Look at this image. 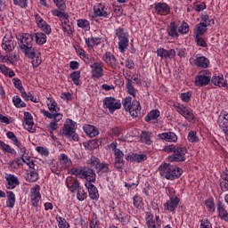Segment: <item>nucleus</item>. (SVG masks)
<instances>
[{"instance_id":"nucleus-1","label":"nucleus","mask_w":228,"mask_h":228,"mask_svg":"<svg viewBox=\"0 0 228 228\" xmlns=\"http://www.w3.org/2000/svg\"><path fill=\"white\" fill-rule=\"evenodd\" d=\"M20 49L23 53L26 58H29L32 63V66L37 68L42 63V59L40 58V53L33 47V35L24 34L20 38Z\"/></svg>"},{"instance_id":"nucleus-2","label":"nucleus","mask_w":228,"mask_h":228,"mask_svg":"<svg viewBox=\"0 0 228 228\" xmlns=\"http://www.w3.org/2000/svg\"><path fill=\"white\" fill-rule=\"evenodd\" d=\"M71 174L79 179H86V181L90 183H95L97 181V174H95V169L90 167V166H88V167L72 168Z\"/></svg>"},{"instance_id":"nucleus-3","label":"nucleus","mask_w":228,"mask_h":228,"mask_svg":"<svg viewBox=\"0 0 228 228\" xmlns=\"http://www.w3.org/2000/svg\"><path fill=\"white\" fill-rule=\"evenodd\" d=\"M159 173L162 177H166L169 181H174V179H179L181 177L183 169L165 163L159 167Z\"/></svg>"},{"instance_id":"nucleus-4","label":"nucleus","mask_w":228,"mask_h":228,"mask_svg":"<svg viewBox=\"0 0 228 228\" xmlns=\"http://www.w3.org/2000/svg\"><path fill=\"white\" fill-rule=\"evenodd\" d=\"M87 167L90 168H94V172L100 176L104 175V174H108L110 172V164L105 162H101V159L95 156H92L86 161Z\"/></svg>"},{"instance_id":"nucleus-5","label":"nucleus","mask_w":228,"mask_h":228,"mask_svg":"<svg viewBox=\"0 0 228 228\" xmlns=\"http://www.w3.org/2000/svg\"><path fill=\"white\" fill-rule=\"evenodd\" d=\"M123 106L126 111H129L131 117H133L134 118H136V117H138V113H140V110H142L140 102L136 100L133 101V98H131V96L125 98Z\"/></svg>"},{"instance_id":"nucleus-6","label":"nucleus","mask_w":228,"mask_h":228,"mask_svg":"<svg viewBox=\"0 0 228 228\" xmlns=\"http://www.w3.org/2000/svg\"><path fill=\"white\" fill-rule=\"evenodd\" d=\"M62 134L73 140V142H78L79 135L76 133V122L71 119H67L62 128Z\"/></svg>"},{"instance_id":"nucleus-7","label":"nucleus","mask_w":228,"mask_h":228,"mask_svg":"<svg viewBox=\"0 0 228 228\" xmlns=\"http://www.w3.org/2000/svg\"><path fill=\"white\" fill-rule=\"evenodd\" d=\"M188 153V149L186 147L176 146L175 148V152L167 158L169 163H183V161H186V154Z\"/></svg>"},{"instance_id":"nucleus-8","label":"nucleus","mask_w":228,"mask_h":228,"mask_svg":"<svg viewBox=\"0 0 228 228\" xmlns=\"http://www.w3.org/2000/svg\"><path fill=\"white\" fill-rule=\"evenodd\" d=\"M211 83V71L203 69L199 72L195 78L196 86H208Z\"/></svg>"},{"instance_id":"nucleus-9","label":"nucleus","mask_w":228,"mask_h":228,"mask_svg":"<svg viewBox=\"0 0 228 228\" xmlns=\"http://www.w3.org/2000/svg\"><path fill=\"white\" fill-rule=\"evenodd\" d=\"M103 106L109 110L110 113L113 114L117 110H120L122 108V103H120V101H118L113 97H106L103 100Z\"/></svg>"},{"instance_id":"nucleus-10","label":"nucleus","mask_w":228,"mask_h":228,"mask_svg":"<svg viewBox=\"0 0 228 228\" xmlns=\"http://www.w3.org/2000/svg\"><path fill=\"white\" fill-rule=\"evenodd\" d=\"M91 67V74L94 79H101V77H104V69L102 68V63L96 61L93 64H90Z\"/></svg>"},{"instance_id":"nucleus-11","label":"nucleus","mask_w":228,"mask_h":228,"mask_svg":"<svg viewBox=\"0 0 228 228\" xmlns=\"http://www.w3.org/2000/svg\"><path fill=\"white\" fill-rule=\"evenodd\" d=\"M41 199L42 195L40 194V185L36 184L30 189V200L32 202V206L34 208H37L38 202H40Z\"/></svg>"},{"instance_id":"nucleus-12","label":"nucleus","mask_w":228,"mask_h":228,"mask_svg":"<svg viewBox=\"0 0 228 228\" xmlns=\"http://www.w3.org/2000/svg\"><path fill=\"white\" fill-rule=\"evenodd\" d=\"M66 186L71 191V193H76L77 189L81 187L79 180L76 177L68 176L66 178Z\"/></svg>"},{"instance_id":"nucleus-13","label":"nucleus","mask_w":228,"mask_h":228,"mask_svg":"<svg viewBox=\"0 0 228 228\" xmlns=\"http://www.w3.org/2000/svg\"><path fill=\"white\" fill-rule=\"evenodd\" d=\"M5 181H6V188L7 190H13L20 184V182L19 181V178L15 176L14 175H7L5 176Z\"/></svg>"},{"instance_id":"nucleus-14","label":"nucleus","mask_w":228,"mask_h":228,"mask_svg":"<svg viewBox=\"0 0 228 228\" xmlns=\"http://www.w3.org/2000/svg\"><path fill=\"white\" fill-rule=\"evenodd\" d=\"M15 45H17V44L13 40V37H4L2 43V49H4L5 53H12V51L15 49Z\"/></svg>"},{"instance_id":"nucleus-15","label":"nucleus","mask_w":228,"mask_h":228,"mask_svg":"<svg viewBox=\"0 0 228 228\" xmlns=\"http://www.w3.org/2000/svg\"><path fill=\"white\" fill-rule=\"evenodd\" d=\"M102 60L109 65V67H111V69H117V67H118L117 58H115V55L111 54L110 52L103 54Z\"/></svg>"},{"instance_id":"nucleus-16","label":"nucleus","mask_w":228,"mask_h":228,"mask_svg":"<svg viewBox=\"0 0 228 228\" xmlns=\"http://www.w3.org/2000/svg\"><path fill=\"white\" fill-rule=\"evenodd\" d=\"M217 124L225 134V138L228 142V114L225 116H220L217 120Z\"/></svg>"},{"instance_id":"nucleus-17","label":"nucleus","mask_w":228,"mask_h":228,"mask_svg":"<svg viewBox=\"0 0 228 228\" xmlns=\"http://www.w3.org/2000/svg\"><path fill=\"white\" fill-rule=\"evenodd\" d=\"M157 56H159L160 58L172 60L173 58H175V50H167L165 48H159L157 50Z\"/></svg>"},{"instance_id":"nucleus-18","label":"nucleus","mask_w":228,"mask_h":228,"mask_svg":"<svg viewBox=\"0 0 228 228\" xmlns=\"http://www.w3.org/2000/svg\"><path fill=\"white\" fill-rule=\"evenodd\" d=\"M179 198H169V200L164 203L165 211H175V208H177V206H179Z\"/></svg>"},{"instance_id":"nucleus-19","label":"nucleus","mask_w":228,"mask_h":228,"mask_svg":"<svg viewBox=\"0 0 228 228\" xmlns=\"http://www.w3.org/2000/svg\"><path fill=\"white\" fill-rule=\"evenodd\" d=\"M155 11L159 15H168L170 13V5L167 3H158L155 4Z\"/></svg>"},{"instance_id":"nucleus-20","label":"nucleus","mask_w":228,"mask_h":228,"mask_svg":"<svg viewBox=\"0 0 228 228\" xmlns=\"http://www.w3.org/2000/svg\"><path fill=\"white\" fill-rule=\"evenodd\" d=\"M217 212L218 216L221 220L228 222V212L227 209H225V204H224V202H222L221 200L217 201Z\"/></svg>"},{"instance_id":"nucleus-21","label":"nucleus","mask_w":228,"mask_h":228,"mask_svg":"<svg viewBox=\"0 0 228 228\" xmlns=\"http://www.w3.org/2000/svg\"><path fill=\"white\" fill-rule=\"evenodd\" d=\"M25 126L29 133H35L37 130L33 128L35 122L33 121V116L29 112H24Z\"/></svg>"},{"instance_id":"nucleus-22","label":"nucleus","mask_w":228,"mask_h":228,"mask_svg":"<svg viewBox=\"0 0 228 228\" xmlns=\"http://www.w3.org/2000/svg\"><path fill=\"white\" fill-rule=\"evenodd\" d=\"M86 187L88 190L90 199L92 200H98L99 191L97 190V187H95L94 183H86Z\"/></svg>"},{"instance_id":"nucleus-23","label":"nucleus","mask_w":228,"mask_h":228,"mask_svg":"<svg viewBox=\"0 0 228 228\" xmlns=\"http://www.w3.org/2000/svg\"><path fill=\"white\" fill-rule=\"evenodd\" d=\"M158 136L160 140H165L166 142H177V134L174 132H164L162 134H159Z\"/></svg>"},{"instance_id":"nucleus-24","label":"nucleus","mask_w":228,"mask_h":228,"mask_svg":"<svg viewBox=\"0 0 228 228\" xmlns=\"http://www.w3.org/2000/svg\"><path fill=\"white\" fill-rule=\"evenodd\" d=\"M126 161H136L137 163H142V161H145L147 159V155L132 153L130 155H126Z\"/></svg>"},{"instance_id":"nucleus-25","label":"nucleus","mask_w":228,"mask_h":228,"mask_svg":"<svg viewBox=\"0 0 228 228\" xmlns=\"http://www.w3.org/2000/svg\"><path fill=\"white\" fill-rule=\"evenodd\" d=\"M177 28L178 26L177 23H175V21L171 22L167 28L168 37H171V38H178L179 32L177 31Z\"/></svg>"},{"instance_id":"nucleus-26","label":"nucleus","mask_w":228,"mask_h":228,"mask_svg":"<svg viewBox=\"0 0 228 228\" xmlns=\"http://www.w3.org/2000/svg\"><path fill=\"white\" fill-rule=\"evenodd\" d=\"M17 200L15 199V193L12 191H6V208L10 209H13L15 208V202Z\"/></svg>"},{"instance_id":"nucleus-27","label":"nucleus","mask_w":228,"mask_h":228,"mask_svg":"<svg viewBox=\"0 0 228 228\" xmlns=\"http://www.w3.org/2000/svg\"><path fill=\"white\" fill-rule=\"evenodd\" d=\"M84 131L87 136L90 138H95L99 134V129L92 125H86L84 126Z\"/></svg>"},{"instance_id":"nucleus-28","label":"nucleus","mask_w":228,"mask_h":228,"mask_svg":"<svg viewBox=\"0 0 228 228\" xmlns=\"http://www.w3.org/2000/svg\"><path fill=\"white\" fill-rule=\"evenodd\" d=\"M194 64L197 67H201V69H208L209 67V59L205 56L198 57L194 60Z\"/></svg>"},{"instance_id":"nucleus-29","label":"nucleus","mask_w":228,"mask_h":228,"mask_svg":"<svg viewBox=\"0 0 228 228\" xmlns=\"http://www.w3.org/2000/svg\"><path fill=\"white\" fill-rule=\"evenodd\" d=\"M211 83H213V85H215L216 86H219V87H225L227 88L228 83L225 82V80L224 79V76H214L212 77V79H210Z\"/></svg>"},{"instance_id":"nucleus-30","label":"nucleus","mask_w":228,"mask_h":228,"mask_svg":"<svg viewBox=\"0 0 228 228\" xmlns=\"http://www.w3.org/2000/svg\"><path fill=\"white\" fill-rule=\"evenodd\" d=\"M32 37L33 38L35 37L36 44H37L38 45H44V44L47 42V36H45L44 32L35 33L34 35H32Z\"/></svg>"},{"instance_id":"nucleus-31","label":"nucleus","mask_w":228,"mask_h":228,"mask_svg":"<svg viewBox=\"0 0 228 228\" xmlns=\"http://www.w3.org/2000/svg\"><path fill=\"white\" fill-rule=\"evenodd\" d=\"M159 115H161V112H159L158 110H152L147 114V116H145L144 120L145 122L156 120L157 118H159Z\"/></svg>"},{"instance_id":"nucleus-32","label":"nucleus","mask_w":228,"mask_h":228,"mask_svg":"<svg viewBox=\"0 0 228 228\" xmlns=\"http://www.w3.org/2000/svg\"><path fill=\"white\" fill-rule=\"evenodd\" d=\"M118 50L120 53H126V49H127L129 45V37H124L123 39H118Z\"/></svg>"},{"instance_id":"nucleus-33","label":"nucleus","mask_w":228,"mask_h":228,"mask_svg":"<svg viewBox=\"0 0 228 228\" xmlns=\"http://www.w3.org/2000/svg\"><path fill=\"white\" fill-rule=\"evenodd\" d=\"M151 138H152V133L147 131L142 132L141 141L142 142V143H146V145H151V143H152V140Z\"/></svg>"},{"instance_id":"nucleus-34","label":"nucleus","mask_w":228,"mask_h":228,"mask_svg":"<svg viewBox=\"0 0 228 228\" xmlns=\"http://www.w3.org/2000/svg\"><path fill=\"white\" fill-rule=\"evenodd\" d=\"M0 72H2L4 76H8V77H15L13 69L6 67L4 64H0Z\"/></svg>"},{"instance_id":"nucleus-35","label":"nucleus","mask_w":228,"mask_h":228,"mask_svg":"<svg viewBox=\"0 0 228 228\" xmlns=\"http://www.w3.org/2000/svg\"><path fill=\"white\" fill-rule=\"evenodd\" d=\"M0 151L7 154H15V150L3 141H0Z\"/></svg>"},{"instance_id":"nucleus-36","label":"nucleus","mask_w":228,"mask_h":228,"mask_svg":"<svg viewBox=\"0 0 228 228\" xmlns=\"http://www.w3.org/2000/svg\"><path fill=\"white\" fill-rule=\"evenodd\" d=\"M70 79H72L74 85L79 86L81 85V71H73L70 74Z\"/></svg>"},{"instance_id":"nucleus-37","label":"nucleus","mask_w":228,"mask_h":228,"mask_svg":"<svg viewBox=\"0 0 228 228\" xmlns=\"http://www.w3.org/2000/svg\"><path fill=\"white\" fill-rule=\"evenodd\" d=\"M115 33L118 40L123 38H129V33L124 28H117Z\"/></svg>"},{"instance_id":"nucleus-38","label":"nucleus","mask_w":228,"mask_h":228,"mask_svg":"<svg viewBox=\"0 0 228 228\" xmlns=\"http://www.w3.org/2000/svg\"><path fill=\"white\" fill-rule=\"evenodd\" d=\"M94 13L97 17H108V12L104 10L102 4L94 6Z\"/></svg>"},{"instance_id":"nucleus-39","label":"nucleus","mask_w":228,"mask_h":228,"mask_svg":"<svg viewBox=\"0 0 228 228\" xmlns=\"http://www.w3.org/2000/svg\"><path fill=\"white\" fill-rule=\"evenodd\" d=\"M77 53L78 56H80V58L85 61V63H86L87 65H90V63H92V60H90V56L86 54V52H85V50L80 48L77 51Z\"/></svg>"},{"instance_id":"nucleus-40","label":"nucleus","mask_w":228,"mask_h":228,"mask_svg":"<svg viewBox=\"0 0 228 228\" xmlns=\"http://www.w3.org/2000/svg\"><path fill=\"white\" fill-rule=\"evenodd\" d=\"M133 200L134 206L136 208V209H142V208H143V199L140 195L135 194Z\"/></svg>"},{"instance_id":"nucleus-41","label":"nucleus","mask_w":228,"mask_h":228,"mask_svg":"<svg viewBox=\"0 0 228 228\" xmlns=\"http://www.w3.org/2000/svg\"><path fill=\"white\" fill-rule=\"evenodd\" d=\"M48 101H50L47 103L48 106V110H50V111H53V113H58V111H60V108H58V103H56V101L53 100V98H48Z\"/></svg>"},{"instance_id":"nucleus-42","label":"nucleus","mask_w":228,"mask_h":228,"mask_svg":"<svg viewBox=\"0 0 228 228\" xmlns=\"http://www.w3.org/2000/svg\"><path fill=\"white\" fill-rule=\"evenodd\" d=\"M77 24L78 28H81L85 31H90V21L87 20H77Z\"/></svg>"},{"instance_id":"nucleus-43","label":"nucleus","mask_w":228,"mask_h":228,"mask_svg":"<svg viewBox=\"0 0 228 228\" xmlns=\"http://www.w3.org/2000/svg\"><path fill=\"white\" fill-rule=\"evenodd\" d=\"M77 199L80 202H83V200L86 199V191H85V188L80 186L78 189H77Z\"/></svg>"},{"instance_id":"nucleus-44","label":"nucleus","mask_w":228,"mask_h":228,"mask_svg":"<svg viewBox=\"0 0 228 228\" xmlns=\"http://www.w3.org/2000/svg\"><path fill=\"white\" fill-rule=\"evenodd\" d=\"M59 161L66 167H70V165H72V160H70V159H69V156H67V154L65 153H61L60 155Z\"/></svg>"},{"instance_id":"nucleus-45","label":"nucleus","mask_w":228,"mask_h":228,"mask_svg":"<svg viewBox=\"0 0 228 228\" xmlns=\"http://www.w3.org/2000/svg\"><path fill=\"white\" fill-rule=\"evenodd\" d=\"M62 29L64 33H67V35H72V27L69 24V18L64 19L62 22Z\"/></svg>"},{"instance_id":"nucleus-46","label":"nucleus","mask_w":228,"mask_h":228,"mask_svg":"<svg viewBox=\"0 0 228 228\" xmlns=\"http://www.w3.org/2000/svg\"><path fill=\"white\" fill-rule=\"evenodd\" d=\"M6 136L7 138H9V140H12V142L16 145V147H20V141H19V138H17L13 132H7Z\"/></svg>"},{"instance_id":"nucleus-47","label":"nucleus","mask_w":228,"mask_h":228,"mask_svg":"<svg viewBox=\"0 0 228 228\" xmlns=\"http://www.w3.org/2000/svg\"><path fill=\"white\" fill-rule=\"evenodd\" d=\"M52 15L54 17H59V19H69V14L65 13V12H62L61 10L53 9L52 10Z\"/></svg>"},{"instance_id":"nucleus-48","label":"nucleus","mask_w":228,"mask_h":228,"mask_svg":"<svg viewBox=\"0 0 228 228\" xmlns=\"http://www.w3.org/2000/svg\"><path fill=\"white\" fill-rule=\"evenodd\" d=\"M188 140L191 143H197L200 142L199 135H197V132L191 130L189 132Z\"/></svg>"},{"instance_id":"nucleus-49","label":"nucleus","mask_w":228,"mask_h":228,"mask_svg":"<svg viewBox=\"0 0 228 228\" xmlns=\"http://www.w3.org/2000/svg\"><path fill=\"white\" fill-rule=\"evenodd\" d=\"M205 205L210 213H215L216 208H215V201L213 200V198L206 200Z\"/></svg>"},{"instance_id":"nucleus-50","label":"nucleus","mask_w":228,"mask_h":228,"mask_svg":"<svg viewBox=\"0 0 228 228\" xmlns=\"http://www.w3.org/2000/svg\"><path fill=\"white\" fill-rule=\"evenodd\" d=\"M12 102L16 108H26V102H22L19 96H13Z\"/></svg>"},{"instance_id":"nucleus-51","label":"nucleus","mask_w":228,"mask_h":228,"mask_svg":"<svg viewBox=\"0 0 228 228\" xmlns=\"http://www.w3.org/2000/svg\"><path fill=\"white\" fill-rule=\"evenodd\" d=\"M85 149H87V151H94V149H97L99 147V144L97 143V141L93 140L89 141L87 143L84 144Z\"/></svg>"},{"instance_id":"nucleus-52","label":"nucleus","mask_w":228,"mask_h":228,"mask_svg":"<svg viewBox=\"0 0 228 228\" xmlns=\"http://www.w3.org/2000/svg\"><path fill=\"white\" fill-rule=\"evenodd\" d=\"M100 42L95 41L94 37L86 38V44L88 49H94V46L99 45Z\"/></svg>"},{"instance_id":"nucleus-53","label":"nucleus","mask_w":228,"mask_h":228,"mask_svg":"<svg viewBox=\"0 0 228 228\" xmlns=\"http://www.w3.org/2000/svg\"><path fill=\"white\" fill-rule=\"evenodd\" d=\"M194 38L197 45H200V47H208V43H206V40H204L200 36L194 35Z\"/></svg>"},{"instance_id":"nucleus-54","label":"nucleus","mask_w":228,"mask_h":228,"mask_svg":"<svg viewBox=\"0 0 228 228\" xmlns=\"http://www.w3.org/2000/svg\"><path fill=\"white\" fill-rule=\"evenodd\" d=\"M206 31H208V28H206V27H202V25L198 24L196 26V31L194 32V35H198V37H202V35H204Z\"/></svg>"},{"instance_id":"nucleus-55","label":"nucleus","mask_w":228,"mask_h":228,"mask_svg":"<svg viewBox=\"0 0 228 228\" xmlns=\"http://www.w3.org/2000/svg\"><path fill=\"white\" fill-rule=\"evenodd\" d=\"M114 167L120 172L124 168V159H115Z\"/></svg>"},{"instance_id":"nucleus-56","label":"nucleus","mask_w":228,"mask_h":228,"mask_svg":"<svg viewBox=\"0 0 228 228\" xmlns=\"http://www.w3.org/2000/svg\"><path fill=\"white\" fill-rule=\"evenodd\" d=\"M178 31L182 35H186V33H188V31H190V26L188 25V23L183 22L182 25L178 28Z\"/></svg>"},{"instance_id":"nucleus-57","label":"nucleus","mask_w":228,"mask_h":228,"mask_svg":"<svg viewBox=\"0 0 228 228\" xmlns=\"http://www.w3.org/2000/svg\"><path fill=\"white\" fill-rule=\"evenodd\" d=\"M126 89L130 95H133V97H136V89H134V86H133V82L126 83Z\"/></svg>"},{"instance_id":"nucleus-58","label":"nucleus","mask_w":228,"mask_h":228,"mask_svg":"<svg viewBox=\"0 0 228 228\" xmlns=\"http://www.w3.org/2000/svg\"><path fill=\"white\" fill-rule=\"evenodd\" d=\"M53 3L61 11H65L67 8V4H65V0H53Z\"/></svg>"},{"instance_id":"nucleus-59","label":"nucleus","mask_w":228,"mask_h":228,"mask_svg":"<svg viewBox=\"0 0 228 228\" xmlns=\"http://www.w3.org/2000/svg\"><path fill=\"white\" fill-rule=\"evenodd\" d=\"M57 221L59 222V228H69V227H70V224H69L68 223H67V220H65V218H63V217H59L58 219H57Z\"/></svg>"},{"instance_id":"nucleus-60","label":"nucleus","mask_w":228,"mask_h":228,"mask_svg":"<svg viewBox=\"0 0 228 228\" xmlns=\"http://www.w3.org/2000/svg\"><path fill=\"white\" fill-rule=\"evenodd\" d=\"M180 98L183 102H190V101H191V93H183L181 94Z\"/></svg>"},{"instance_id":"nucleus-61","label":"nucleus","mask_w":228,"mask_h":228,"mask_svg":"<svg viewBox=\"0 0 228 228\" xmlns=\"http://www.w3.org/2000/svg\"><path fill=\"white\" fill-rule=\"evenodd\" d=\"M153 216L151 214H148V217H147V227L148 228H157L156 227V223L152 220Z\"/></svg>"},{"instance_id":"nucleus-62","label":"nucleus","mask_w":228,"mask_h":228,"mask_svg":"<svg viewBox=\"0 0 228 228\" xmlns=\"http://www.w3.org/2000/svg\"><path fill=\"white\" fill-rule=\"evenodd\" d=\"M13 4L20 8H28V0H13Z\"/></svg>"},{"instance_id":"nucleus-63","label":"nucleus","mask_w":228,"mask_h":228,"mask_svg":"<svg viewBox=\"0 0 228 228\" xmlns=\"http://www.w3.org/2000/svg\"><path fill=\"white\" fill-rule=\"evenodd\" d=\"M30 183H37L38 181V173L35 171H30L29 176H28Z\"/></svg>"},{"instance_id":"nucleus-64","label":"nucleus","mask_w":228,"mask_h":228,"mask_svg":"<svg viewBox=\"0 0 228 228\" xmlns=\"http://www.w3.org/2000/svg\"><path fill=\"white\" fill-rule=\"evenodd\" d=\"M50 168H51L53 174H56L57 175H60L61 171L58 167V163L57 162H52L50 164Z\"/></svg>"}]
</instances>
